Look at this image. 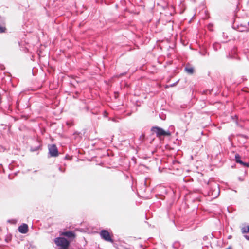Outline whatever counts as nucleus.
Returning a JSON list of instances; mask_svg holds the SVG:
<instances>
[{
    "label": "nucleus",
    "instance_id": "1",
    "mask_svg": "<svg viewBox=\"0 0 249 249\" xmlns=\"http://www.w3.org/2000/svg\"><path fill=\"white\" fill-rule=\"evenodd\" d=\"M209 187L208 195L213 198L218 196L220 194V189L218 184L214 181L209 180L207 183Z\"/></svg>",
    "mask_w": 249,
    "mask_h": 249
},
{
    "label": "nucleus",
    "instance_id": "2",
    "mask_svg": "<svg viewBox=\"0 0 249 249\" xmlns=\"http://www.w3.org/2000/svg\"><path fill=\"white\" fill-rule=\"evenodd\" d=\"M151 131L155 133L158 137L161 136H169L171 135V132L169 131H165L162 128L158 126H153L151 128Z\"/></svg>",
    "mask_w": 249,
    "mask_h": 249
},
{
    "label": "nucleus",
    "instance_id": "3",
    "mask_svg": "<svg viewBox=\"0 0 249 249\" xmlns=\"http://www.w3.org/2000/svg\"><path fill=\"white\" fill-rule=\"evenodd\" d=\"M55 243L58 246L62 248H68L70 242L64 237H57L55 240Z\"/></svg>",
    "mask_w": 249,
    "mask_h": 249
},
{
    "label": "nucleus",
    "instance_id": "4",
    "mask_svg": "<svg viewBox=\"0 0 249 249\" xmlns=\"http://www.w3.org/2000/svg\"><path fill=\"white\" fill-rule=\"evenodd\" d=\"M101 237L106 241L112 243L113 239L110 236L109 232L106 230H102L100 232Z\"/></svg>",
    "mask_w": 249,
    "mask_h": 249
},
{
    "label": "nucleus",
    "instance_id": "5",
    "mask_svg": "<svg viewBox=\"0 0 249 249\" xmlns=\"http://www.w3.org/2000/svg\"><path fill=\"white\" fill-rule=\"evenodd\" d=\"M49 153L50 157H57L58 155L57 147L55 144H52L49 147Z\"/></svg>",
    "mask_w": 249,
    "mask_h": 249
},
{
    "label": "nucleus",
    "instance_id": "6",
    "mask_svg": "<svg viewBox=\"0 0 249 249\" xmlns=\"http://www.w3.org/2000/svg\"><path fill=\"white\" fill-rule=\"evenodd\" d=\"M18 231L21 233H26L28 231V227L26 224H22L18 227Z\"/></svg>",
    "mask_w": 249,
    "mask_h": 249
},
{
    "label": "nucleus",
    "instance_id": "7",
    "mask_svg": "<svg viewBox=\"0 0 249 249\" xmlns=\"http://www.w3.org/2000/svg\"><path fill=\"white\" fill-rule=\"evenodd\" d=\"M6 28L4 19L0 16V33L5 32Z\"/></svg>",
    "mask_w": 249,
    "mask_h": 249
},
{
    "label": "nucleus",
    "instance_id": "8",
    "mask_svg": "<svg viewBox=\"0 0 249 249\" xmlns=\"http://www.w3.org/2000/svg\"><path fill=\"white\" fill-rule=\"evenodd\" d=\"M237 30L240 32H244V31H248V29H249V24L248 23L247 25H242V24L238 25L237 26Z\"/></svg>",
    "mask_w": 249,
    "mask_h": 249
},
{
    "label": "nucleus",
    "instance_id": "9",
    "mask_svg": "<svg viewBox=\"0 0 249 249\" xmlns=\"http://www.w3.org/2000/svg\"><path fill=\"white\" fill-rule=\"evenodd\" d=\"M61 235L65 236L68 238H71V237L74 238L75 236L74 233L72 231H68L63 232L61 233Z\"/></svg>",
    "mask_w": 249,
    "mask_h": 249
},
{
    "label": "nucleus",
    "instance_id": "10",
    "mask_svg": "<svg viewBox=\"0 0 249 249\" xmlns=\"http://www.w3.org/2000/svg\"><path fill=\"white\" fill-rule=\"evenodd\" d=\"M185 71H186L188 73L190 74H193L194 72V68L192 67H189L188 66H187L185 68Z\"/></svg>",
    "mask_w": 249,
    "mask_h": 249
},
{
    "label": "nucleus",
    "instance_id": "11",
    "mask_svg": "<svg viewBox=\"0 0 249 249\" xmlns=\"http://www.w3.org/2000/svg\"><path fill=\"white\" fill-rule=\"evenodd\" d=\"M235 161L238 163H243V162L241 160V157L238 154H236L235 155Z\"/></svg>",
    "mask_w": 249,
    "mask_h": 249
},
{
    "label": "nucleus",
    "instance_id": "12",
    "mask_svg": "<svg viewBox=\"0 0 249 249\" xmlns=\"http://www.w3.org/2000/svg\"><path fill=\"white\" fill-rule=\"evenodd\" d=\"M213 47L215 51H217L218 49L220 48L221 45L219 43L215 42L213 44Z\"/></svg>",
    "mask_w": 249,
    "mask_h": 249
},
{
    "label": "nucleus",
    "instance_id": "13",
    "mask_svg": "<svg viewBox=\"0 0 249 249\" xmlns=\"http://www.w3.org/2000/svg\"><path fill=\"white\" fill-rule=\"evenodd\" d=\"M241 232L244 234L245 233L249 232V226L246 228L245 227L241 229Z\"/></svg>",
    "mask_w": 249,
    "mask_h": 249
},
{
    "label": "nucleus",
    "instance_id": "14",
    "mask_svg": "<svg viewBox=\"0 0 249 249\" xmlns=\"http://www.w3.org/2000/svg\"><path fill=\"white\" fill-rule=\"evenodd\" d=\"M178 81H179V80H178V81H176V82H175L174 83H173V84H170V85H167V86H166V88H168V87H173V86H175V85H176L178 83Z\"/></svg>",
    "mask_w": 249,
    "mask_h": 249
},
{
    "label": "nucleus",
    "instance_id": "15",
    "mask_svg": "<svg viewBox=\"0 0 249 249\" xmlns=\"http://www.w3.org/2000/svg\"><path fill=\"white\" fill-rule=\"evenodd\" d=\"M240 164L243 165L244 167H248L249 166V164L248 163L244 162L243 163H241Z\"/></svg>",
    "mask_w": 249,
    "mask_h": 249
},
{
    "label": "nucleus",
    "instance_id": "16",
    "mask_svg": "<svg viewBox=\"0 0 249 249\" xmlns=\"http://www.w3.org/2000/svg\"><path fill=\"white\" fill-rule=\"evenodd\" d=\"M244 237L247 239V240H248L249 241V235H244Z\"/></svg>",
    "mask_w": 249,
    "mask_h": 249
},
{
    "label": "nucleus",
    "instance_id": "17",
    "mask_svg": "<svg viewBox=\"0 0 249 249\" xmlns=\"http://www.w3.org/2000/svg\"><path fill=\"white\" fill-rule=\"evenodd\" d=\"M200 53L202 55H205L207 53V52H200Z\"/></svg>",
    "mask_w": 249,
    "mask_h": 249
},
{
    "label": "nucleus",
    "instance_id": "18",
    "mask_svg": "<svg viewBox=\"0 0 249 249\" xmlns=\"http://www.w3.org/2000/svg\"><path fill=\"white\" fill-rule=\"evenodd\" d=\"M177 244H178L177 242L174 243V244H173V248H176Z\"/></svg>",
    "mask_w": 249,
    "mask_h": 249
},
{
    "label": "nucleus",
    "instance_id": "19",
    "mask_svg": "<svg viewBox=\"0 0 249 249\" xmlns=\"http://www.w3.org/2000/svg\"><path fill=\"white\" fill-rule=\"evenodd\" d=\"M59 170L61 172H64V170H63L61 167H59Z\"/></svg>",
    "mask_w": 249,
    "mask_h": 249
},
{
    "label": "nucleus",
    "instance_id": "20",
    "mask_svg": "<svg viewBox=\"0 0 249 249\" xmlns=\"http://www.w3.org/2000/svg\"><path fill=\"white\" fill-rule=\"evenodd\" d=\"M238 179L240 181H243L244 180V179L240 177H238Z\"/></svg>",
    "mask_w": 249,
    "mask_h": 249
},
{
    "label": "nucleus",
    "instance_id": "21",
    "mask_svg": "<svg viewBox=\"0 0 249 249\" xmlns=\"http://www.w3.org/2000/svg\"><path fill=\"white\" fill-rule=\"evenodd\" d=\"M125 73H126V72H125V73H121V74L119 75V76H123V75H124Z\"/></svg>",
    "mask_w": 249,
    "mask_h": 249
},
{
    "label": "nucleus",
    "instance_id": "22",
    "mask_svg": "<svg viewBox=\"0 0 249 249\" xmlns=\"http://www.w3.org/2000/svg\"><path fill=\"white\" fill-rule=\"evenodd\" d=\"M227 57H229V58H233V57H234V56H231L230 55V54H229V55L227 56Z\"/></svg>",
    "mask_w": 249,
    "mask_h": 249
},
{
    "label": "nucleus",
    "instance_id": "23",
    "mask_svg": "<svg viewBox=\"0 0 249 249\" xmlns=\"http://www.w3.org/2000/svg\"><path fill=\"white\" fill-rule=\"evenodd\" d=\"M207 238H208V237H207V236H205L203 237V239H204V240H206V239H207Z\"/></svg>",
    "mask_w": 249,
    "mask_h": 249
},
{
    "label": "nucleus",
    "instance_id": "24",
    "mask_svg": "<svg viewBox=\"0 0 249 249\" xmlns=\"http://www.w3.org/2000/svg\"><path fill=\"white\" fill-rule=\"evenodd\" d=\"M68 249V248H62V247H61V248H59L58 249Z\"/></svg>",
    "mask_w": 249,
    "mask_h": 249
},
{
    "label": "nucleus",
    "instance_id": "25",
    "mask_svg": "<svg viewBox=\"0 0 249 249\" xmlns=\"http://www.w3.org/2000/svg\"><path fill=\"white\" fill-rule=\"evenodd\" d=\"M226 249H231V248L230 247H229L228 248H227Z\"/></svg>",
    "mask_w": 249,
    "mask_h": 249
}]
</instances>
